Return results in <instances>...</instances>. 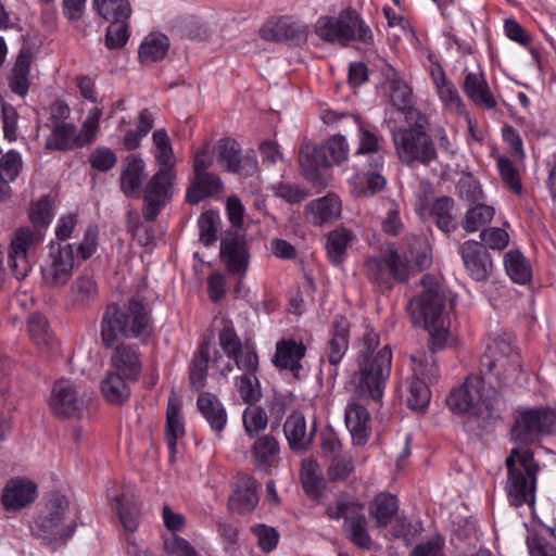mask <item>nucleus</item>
<instances>
[{"mask_svg":"<svg viewBox=\"0 0 556 556\" xmlns=\"http://www.w3.org/2000/svg\"><path fill=\"white\" fill-rule=\"evenodd\" d=\"M464 267L475 281H485L493 273V261L486 247L479 241L467 240L459 249Z\"/></svg>","mask_w":556,"mask_h":556,"instance_id":"nucleus-20","label":"nucleus"},{"mask_svg":"<svg viewBox=\"0 0 556 556\" xmlns=\"http://www.w3.org/2000/svg\"><path fill=\"white\" fill-rule=\"evenodd\" d=\"M453 208L454 201L448 197L438 198L430 208V216L444 232H450L453 227Z\"/></svg>","mask_w":556,"mask_h":556,"instance_id":"nucleus-56","label":"nucleus"},{"mask_svg":"<svg viewBox=\"0 0 556 556\" xmlns=\"http://www.w3.org/2000/svg\"><path fill=\"white\" fill-rule=\"evenodd\" d=\"M21 168V155L15 151H9L0 160V182L9 186L8 184L14 181L18 176Z\"/></svg>","mask_w":556,"mask_h":556,"instance_id":"nucleus-62","label":"nucleus"},{"mask_svg":"<svg viewBox=\"0 0 556 556\" xmlns=\"http://www.w3.org/2000/svg\"><path fill=\"white\" fill-rule=\"evenodd\" d=\"M220 258L232 275H243L249 264L244 239L236 232H228L220 242Z\"/></svg>","mask_w":556,"mask_h":556,"instance_id":"nucleus-22","label":"nucleus"},{"mask_svg":"<svg viewBox=\"0 0 556 556\" xmlns=\"http://www.w3.org/2000/svg\"><path fill=\"white\" fill-rule=\"evenodd\" d=\"M364 504L357 500H338L326 508V515L333 520L344 519L343 531L356 546L369 549L372 541L367 530Z\"/></svg>","mask_w":556,"mask_h":556,"instance_id":"nucleus-11","label":"nucleus"},{"mask_svg":"<svg viewBox=\"0 0 556 556\" xmlns=\"http://www.w3.org/2000/svg\"><path fill=\"white\" fill-rule=\"evenodd\" d=\"M224 184L214 173L194 174L186 199L190 204H198L202 200L218 194L223 191Z\"/></svg>","mask_w":556,"mask_h":556,"instance_id":"nucleus-36","label":"nucleus"},{"mask_svg":"<svg viewBox=\"0 0 556 556\" xmlns=\"http://www.w3.org/2000/svg\"><path fill=\"white\" fill-rule=\"evenodd\" d=\"M128 382L125 376L110 369L101 381V393L109 403L122 405L130 396Z\"/></svg>","mask_w":556,"mask_h":556,"instance_id":"nucleus-39","label":"nucleus"},{"mask_svg":"<svg viewBox=\"0 0 556 556\" xmlns=\"http://www.w3.org/2000/svg\"><path fill=\"white\" fill-rule=\"evenodd\" d=\"M36 485L25 479H11L1 493V503L8 510H18L29 505L36 497Z\"/></svg>","mask_w":556,"mask_h":556,"instance_id":"nucleus-27","label":"nucleus"},{"mask_svg":"<svg viewBox=\"0 0 556 556\" xmlns=\"http://www.w3.org/2000/svg\"><path fill=\"white\" fill-rule=\"evenodd\" d=\"M105 34V46L109 49L124 47L129 38V25L126 22H110Z\"/></svg>","mask_w":556,"mask_h":556,"instance_id":"nucleus-63","label":"nucleus"},{"mask_svg":"<svg viewBox=\"0 0 556 556\" xmlns=\"http://www.w3.org/2000/svg\"><path fill=\"white\" fill-rule=\"evenodd\" d=\"M497 167L500 175L506 186L516 194H522V184L519 170L514 166L513 162L507 157H500L497 160Z\"/></svg>","mask_w":556,"mask_h":556,"instance_id":"nucleus-61","label":"nucleus"},{"mask_svg":"<svg viewBox=\"0 0 556 556\" xmlns=\"http://www.w3.org/2000/svg\"><path fill=\"white\" fill-rule=\"evenodd\" d=\"M369 401H372V399L369 396L362 397L353 390L351 400L345 407V426L351 433L353 443L356 445H365L371 434V418L367 410Z\"/></svg>","mask_w":556,"mask_h":556,"instance_id":"nucleus-16","label":"nucleus"},{"mask_svg":"<svg viewBox=\"0 0 556 556\" xmlns=\"http://www.w3.org/2000/svg\"><path fill=\"white\" fill-rule=\"evenodd\" d=\"M197 407L212 431L220 437L227 426L228 415L219 399L213 393L202 392L198 396Z\"/></svg>","mask_w":556,"mask_h":556,"instance_id":"nucleus-31","label":"nucleus"},{"mask_svg":"<svg viewBox=\"0 0 556 556\" xmlns=\"http://www.w3.org/2000/svg\"><path fill=\"white\" fill-rule=\"evenodd\" d=\"M68 501L53 493L46 503L45 510L35 521L34 532L49 544H64L75 532L76 522L67 516Z\"/></svg>","mask_w":556,"mask_h":556,"instance_id":"nucleus-10","label":"nucleus"},{"mask_svg":"<svg viewBox=\"0 0 556 556\" xmlns=\"http://www.w3.org/2000/svg\"><path fill=\"white\" fill-rule=\"evenodd\" d=\"M27 330L39 350L49 352L53 349L55 340L46 316L39 313L31 314L27 321Z\"/></svg>","mask_w":556,"mask_h":556,"instance_id":"nucleus-41","label":"nucleus"},{"mask_svg":"<svg viewBox=\"0 0 556 556\" xmlns=\"http://www.w3.org/2000/svg\"><path fill=\"white\" fill-rule=\"evenodd\" d=\"M153 333V325L143 300L131 298L123 305L112 303L101 319V339L106 348L118 340L137 339L146 343Z\"/></svg>","mask_w":556,"mask_h":556,"instance_id":"nucleus-4","label":"nucleus"},{"mask_svg":"<svg viewBox=\"0 0 556 556\" xmlns=\"http://www.w3.org/2000/svg\"><path fill=\"white\" fill-rule=\"evenodd\" d=\"M316 35L324 41L337 43L342 47L351 41L364 45L374 42L370 27L354 10H344L338 16H321L315 26Z\"/></svg>","mask_w":556,"mask_h":556,"instance_id":"nucleus-9","label":"nucleus"},{"mask_svg":"<svg viewBox=\"0 0 556 556\" xmlns=\"http://www.w3.org/2000/svg\"><path fill=\"white\" fill-rule=\"evenodd\" d=\"M504 266L514 282L526 285L531 281V266L519 251L507 252L504 257Z\"/></svg>","mask_w":556,"mask_h":556,"instance_id":"nucleus-47","label":"nucleus"},{"mask_svg":"<svg viewBox=\"0 0 556 556\" xmlns=\"http://www.w3.org/2000/svg\"><path fill=\"white\" fill-rule=\"evenodd\" d=\"M49 407L59 418H75L83 413L85 402L73 381L59 379L52 387Z\"/></svg>","mask_w":556,"mask_h":556,"instance_id":"nucleus-17","label":"nucleus"},{"mask_svg":"<svg viewBox=\"0 0 556 556\" xmlns=\"http://www.w3.org/2000/svg\"><path fill=\"white\" fill-rule=\"evenodd\" d=\"M279 441L273 434L258 437L251 446L253 463L260 470H268L279 460Z\"/></svg>","mask_w":556,"mask_h":556,"instance_id":"nucleus-34","label":"nucleus"},{"mask_svg":"<svg viewBox=\"0 0 556 556\" xmlns=\"http://www.w3.org/2000/svg\"><path fill=\"white\" fill-rule=\"evenodd\" d=\"M301 482L309 497L317 498L321 495L326 481L318 463L314 459H304L301 467Z\"/></svg>","mask_w":556,"mask_h":556,"instance_id":"nucleus-45","label":"nucleus"},{"mask_svg":"<svg viewBox=\"0 0 556 556\" xmlns=\"http://www.w3.org/2000/svg\"><path fill=\"white\" fill-rule=\"evenodd\" d=\"M258 503L257 482L254 478L243 475L238 478L236 489L228 501L231 510L239 514L252 511Z\"/></svg>","mask_w":556,"mask_h":556,"instance_id":"nucleus-32","label":"nucleus"},{"mask_svg":"<svg viewBox=\"0 0 556 556\" xmlns=\"http://www.w3.org/2000/svg\"><path fill=\"white\" fill-rule=\"evenodd\" d=\"M323 160L327 166L337 165L344 162L349 155V144L341 135H334L323 143Z\"/></svg>","mask_w":556,"mask_h":556,"instance_id":"nucleus-55","label":"nucleus"},{"mask_svg":"<svg viewBox=\"0 0 556 556\" xmlns=\"http://www.w3.org/2000/svg\"><path fill=\"white\" fill-rule=\"evenodd\" d=\"M180 410V402L174 394H172L167 403L165 428V440L172 460L175 458L178 439L185 435V424Z\"/></svg>","mask_w":556,"mask_h":556,"instance_id":"nucleus-35","label":"nucleus"},{"mask_svg":"<svg viewBox=\"0 0 556 556\" xmlns=\"http://www.w3.org/2000/svg\"><path fill=\"white\" fill-rule=\"evenodd\" d=\"M260 34L265 40L281 41L298 47L307 41L309 27L302 21L281 16L264 25Z\"/></svg>","mask_w":556,"mask_h":556,"instance_id":"nucleus-18","label":"nucleus"},{"mask_svg":"<svg viewBox=\"0 0 556 556\" xmlns=\"http://www.w3.org/2000/svg\"><path fill=\"white\" fill-rule=\"evenodd\" d=\"M101 116L102 110L98 106H94L89 110L87 117L83 122L79 135L83 139V143L86 146L91 144L96 140L100 128Z\"/></svg>","mask_w":556,"mask_h":556,"instance_id":"nucleus-64","label":"nucleus"},{"mask_svg":"<svg viewBox=\"0 0 556 556\" xmlns=\"http://www.w3.org/2000/svg\"><path fill=\"white\" fill-rule=\"evenodd\" d=\"M79 266L75 256L74 245H51L50 252L43 260L40 271L42 281L50 288H61L68 283L74 270Z\"/></svg>","mask_w":556,"mask_h":556,"instance_id":"nucleus-12","label":"nucleus"},{"mask_svg":"<svg viewBox=\"0 0 556 556\" xmlns=\"http://www.w3.org/2000/svg\"><path fill=\"white\" fill-rule=\"evenodd\" d=\"M342 202L334 193L313 200L304 207V216L314 226H323L338 219L341 215Z\"/></svg>","mask_w":556,"mask_h":556,"instance_id":"nucleus-23","label":"nucleus"},{"mask_svg":"<svg viewBox=\"0 0 556 556\" xmlns=\"http://www.w3.org/2000/svg\"><path fill=\"white\" fill-rule=\"evenodd\" d=\"M507 468L506 492L509 503L515 507L522 505L533 506L535 503V491L539 462L529 448L514 447L505 459Z\"/></svg>","mask_w":556,"mask_h":556,"instance_id":"nucleus-6","label":"nucleus"},{"mask_svg":"<svg viewBox=\"0 0 556 556\" xmlns=\"http://www.w3.org/2000/svg\"><path fill=\"white\" fill-rule=\"evenodd\" d=\"M425 291L409 300L407 309L415 325L429 331L432 350L443 349L450 337V319L445 314L446 294L440 279L424 275Z\"/></svg>","mask_w":556,"mask_h":556,"instance_id":"nucleus-3","label":"nucleus"},{"mask_svg":"<svg viewBox=\"0 0 556 556\" xmlns=\"http://www.w3.org/2000/svg\"><path fill=\"white\" fill-rule=\"evenodd\" d=\"M214 153L218 163L224 165L227 172L244 177L252 176L257 172L254 152L241 155L240 144L232 138L219 139L214 147Z\"/></svg>","mask_w":556,"mask_h":556,"instance_id":"nucleus-15","label":"nucleus"},{"mask_svg":"<svg viewBox=\"0 0 556 556\" xmlns=\"http://www.w3.org/2000/svg\"><path fill=\"white\" fill-rule=\"evenodd\" d=\"M72 306L84 308L96 302L99 295V287L94 277L90 274H81L72 282L68 291Z\"/></svg>","mask_w":556,"mask_h":556,"instance_id":"nucleus-37","label":"nucleus"},{"mask_svg":"<svg viewBox=\"0 0 556 556\" xmlns=\"http://www.w3.org/2000/svg\"><path fill=\"white\" fill-rule=\"evenodd\" d=\"M556 425V415L551 409H528L518 415L511 428V439L530 445L548 434Z\"/></svg>","mask_w":556,"mask_h":556,"instance_id":"nucleus-13","label":"nucleus"},{"mask_svg":"<svg viewBox=\"0 0 556 556\" xmlns=\"http://www.w3.org/2000/svg\"><path fill=\"white\" fill-rule=\"evenodd\" d=\"M369 515L378 528L388 527L399 510L397 498L389 493H380L370 502Z\"/></svg>","mask_w":556,"mask_h":556,"instance_id":"nucleus-40","label":"nucleus"},{"mask_svg":"<svg viewBox=\"0 0 556 556\" xmlns=\"http://www.w3.org/2000/svg\"><path fill=\"white\" fill-rule=\"evenodd\" d=\"M431 353H422L410 356L414 372L413 377L419 378L427 383L435 381L439 377V367L433 356V352L437 350L431 349Z\"/></svg>","mask_w":556,"mask_h":556,"instance_id":"nucleus-53","label":"nucleus"},{"mask_svg":"<svg viewBox=\"0 0 556 556\" xmlns=\"http://www.w3.org/2000/svg\"><path fill=\"white\" fill-rule=\"evenodd\" d=\"M33 61V55L29 52L22 51L11 70L9 76V87L12 92L24 97L27 94L29 89V71Z\"/></svg>","mask_w":556,"mask_h":556,"instance_id":"nucleus-43","label":"nucleus"},{"mask_svg":"<svg viewBox=\"0 0 556 556\" xmlns=\"http://www.w3.org/2000/svg\"><path fill=\"white\" fill-rule=\"evenodd\" d=\"M331 338L328 341L326 350V358L330 368V377L336 379L338 376V365L344 357L350 342V324L348 319L341 315H337L332 321Z\"/></svg>","mask_w":556,"mask_h":556,"instance_id":"nucleus-21","label":"nucleus"},{"mask_svg":"<svg viewBox=\"0 0 556 556\" xmlns=\"http://www.w3.org/2000/svg\"><path fill=\"white\" fill-rule=\"evenodd\" d=\"M146 176L143 160L136 154L124 159L119 176V187L127 198H137Z\"/></svg>","mask_w":556,"mask_h":556,"instance_id":"nucleus-30","label":"nucleus"},{"mask_svg":"<svg viewBox=\"0 0 556 556\" xmlns=\"http://www.w3.org/2000/svg\"><path fill=\"white\" fill-rule=\"evenodd\" d=\"M521 371L519 352L506 339L495 340L489 345L480 363V376L491 386L509 387Z\"/></svg>","mask_w":556,"mask_h":556,"instance_id":"nucleus-8","label":"nucleus"},{"mask_svg":"<svg viewBox=\"0 0 556 556\" xmlns=\"http://www.w3.org/2000/svg\"><path fill=\"white\" fill-rule=\"evenodd\" d=\"M111 369L129 381H138L142 370L139 350L129 344H118L111 357Z\"/></svg>","mask_w":556,"mask_h":556,"instance_id":"nucleus-29","label":"nucleus"},{"mask_svg":"<svg viewBox=\"0 0 556 556\" xmlns=\"http://www.w3.org/2000/svg\"><path fill=\"white\" fill-rule=\"evenodd\" d=\"M446 404L454 413H468L481 420L497 419L505 408V402L494 387L485 388L484 378L468 377L464 384L451 392Z\"/></svg>","mask_w":556,"mask_h":556,"instance_id":"nucleus-5","label":"nucleus"},{"mask_svg":"<svg viewBox=\"0 0 556 556\" xmlns=\"http://www.w3.org/2000/svg\"><path fill=\"white\" fill-rule=\"evenodd\" d=\"M433 83L437 88L438 96L443 105L458 114L464 113L465 104L455 87V85L446 77L443 68L438 66L431 73Z\"/></svg>","mask_w":556,"mask_h":556,"instance_id":"nucleus-38","label":"nucleus"},{"mask_svg":"<svg viewBox=\"0 0 556 556\" xmlns=\"http://www.w3.org/2000/svg\"><path fill=\"white\" fill-rule=\"evenodd\" d=\"M283 432L292 451H305L313 443L316 427L312 425L307 430V424L301 412H293L283 424Z\"/></svg>","mask_w":556,"mask_h":556,"instance_id":"nucleus-26","label":"nucleus"},{"mask_svg":"<svg viewBox=\"0 0 556 556\" xmlns=\"http://www.w3.org/2000/svg\"><path fill=\"white\" fill-rule=\"evenodd\" d=\"M431 393L428 383L412 377L408 381L407 405L413 410H421L428 406Z\"/></svg>","mask_w":556,"mask_h":556,"instance_id":"nucleus-58","label":"nucleus"},{"mask_svg":"<svg viewBox=\"0 0 556 556\" xmlns=\"http://www.w3.org/2000/svg\"><path fill=\"white\" fill-rule=\"evenodd\" d=\"M494 214L493 206L477 204L466 212L462 220V227L466 232H476L489 224L493 219Z\"/></svg>","mask_w":556,"mask_h":556,"instance_id":"nucleus-52","label":"nucleus"},{"mask_svg":"<svg viewBox=\"0 0 556 556\" xmlns=\"http://www.w3.org/2000/svg\"><path fill=\"white\" fill-rule=\"evenodd\" d=\"M353 239L352 231L345 228H337L329 232L326 249L332 264L338 265L343 261L345 251Z\"/></svg>","mask_w":556,"mask_h":556,"instance_id":"nucleus-49","label":"nucleus"},{"mask_svg":"<svg viewBox=\"0 0 556 556\" xmlns=\"http://www.w3.org/2000/svg\"><path fill=\"white\" fill-rule=\"evenodd\" d=\"M86 147L79 135L77 126L73 123H61L52 126L47 137L45 148L49 151H68Z\"/></svg>","mask_w":556,"mask_h":556,"instance_id":"nucleus-33","label":"nucleus"},{"mask_svg":"<svg viewBox=\"0 0 556 556\" xmlns=\"http://www.w3.org/2000/svg\"><path fill=\"white\" fill-rule=\"evenodd\" d=\"M169 48V39L161 33H151L139 47V60L142 64H151L164 59Z\"/></svg>","mask_w":556,"mask_h":556,"instance_id":"nucleus-42","label":"nucleus"},{"mask_svg":"<svg viewBox=\"0 0 556 556\" xmlns=\"http://www.w3.org/2000/svg\"><path fill=\"white\" fill-rule=\"evenodd\" d=\"M175 181L174 170L159 168L150 178L143 190L142 215L146 220L153 222L172 197Z\"/></svg>","mask_w":556,"mask_h":556,"instance_id":"nucleus-14","label":"nucleus"},{"mask_svg":"<svg viewBox=\"0 0 556 556\" xmlns=\"http://www.w3.org/2000/svg\"><path fill=\"white\" fill-rule=\"evenodd\" d=\"M431 264V248L427 239L422 236H409L403 245H389L378 256L368 257L364 263V273L377 288L389 291L394 283L407 282Z\"/></svg>","mask_w":556,"mask_h":556,"instance_id":"nucleus-1","label":"nucleus"},{"mask_svg":"<svg viewBox=\"0 0 556 556\" xmlns=\"http://www.w3.org/2000/svg\"><path fill=\"white\" fill-rule=\"evenodd\" d=\"M96 11L108 22H126L131 15L128 0H93Z\"/></svg>","mask_w":556,"mask_h":556,"instance_id":"nucleus-48","label":"nucleus"},{"mask_svg":"<svg viewBox=\"0 0 556 556\" xmlns=\"http://www.w3.org/2000/svg\"><path fill=\"white\" fill-rule=\"evenodd\" d=\"M210 361L208 343L204 342L199 346L190 367V383L195 390L205 386Z\"/></svg>","mask_w":556,"mask_h":556,"instance_id":"nucleus-50","label":"nucleus"},{"mask_svg":"<svg viewBox=\"0 0 556 556\" xmlns=\"http://www.w3.org/2000/svg\"><path fill=\"white\" fill-rule=\"evenodd\" d=\"M236 387L245 404L252 405L262 397V389L255 374H243L236 378Z\"/></svg>","mask_w":556,"mask_h":556,"instance_id":"nucleus-59","label":"nucleus"},{"mask_svg":"<svg viewBox=\"0 0 556 556\" xmlns=\"http://www.w3.org/2000/svg\"><path fill=\"white\" fill-rule=\"evenodd\" d=\"M387 93L392 105L404 115L405 122L425 115L415 108L413 90L402 78H390L387 83Z\"/></svg>","mask_w":556,"mask_h":556,"instance_id":"nucleus-24","label":"nucleus"},{"mask_svg":"<svg viewBox=\"0 0 556 556\" xmlns=\"http://www.w3.org/2000/svg\"><path fill=\"white\" fill-rule=\"evenodd\" d=\"M324 148L321 146H315L309 141H304L299 151V162L304 173V176L308 180H315L317 178V169L320 166H327L323 157Z\"/></svg>","mask_w":556,"mask_h":556,"instance_id":"nucleus-46","label":"nucleus"},{"mask_svg":"<svg viewBox=\"0 0 556 556\" xmlns=\"http://www.w3.org/2000/svg\"><path fill=\"white\" fill-rule=\"evenodd\" d=\"M242 422L245 433L250 438H254L267 427L268 417L261 406L252 404L243 410Z\"/></svg>","mask_w":556,"mask_h":556,"instance_id":"nucleus-57","label":"nucleus"},{"mask_svg":"<svg viewBox=\"0 0 556 556\" xmlns=\"http://www.w3.org/2000/svg\"><path fill=\"white\" fill-rule=\"evenodd\" d=\"M125 531L132 538L139 526V507L132 496L122 494L112 501Z\"/></svg>","mask_w":556,"mask_h":556,"instance_id":"nucleus-44","label":"nucleus"},{"mask_svg":"<svg viewBox=\"0 0 556 556\" xmlns=\"http://www.w3.org/2000/svg\"><path fill=\"white\" fill-rule=\"evenodd\" d=\"M306 346L301 341L282 339L276 343L273 363L279 369L289 370L299 378L302 369L301 361L305 356Z\"/></svg>","mask_w":556,"mask_h":556,"instance_id":"nucleus-25","label":"nucleus"},{"mask_svg":"<svg viewBox=\"0 0 556 556\" xmlns=\"http://www.w3.org/2000/svg\"><path fill=\"white\" fill-rule=\"evenodd\" d=\"M357 370L351 386L362 397L369 396L380 402L387 380L391 374L392 350L389 344H380V337L374 329H366L357 352Z\"/></svg>","mask_w":556,"mask_h":556,"instance_id":"nucleus-2","label":"nucleus"},{"mask_svg":"<svg viewBox=\"0 0 556 556\" xmlns=\"http://www.w3.org/2000/svg\"><path fill=\"white\" fill-rule=\"evenodd\" d=\"M463 89L467 98L478 106L492 110L497 104L484 74L480 68L475 72L465 73Z\"/></svg>","mask_w":556,"mask_h":556,"instance_id":"nucleus-28","label":"nucleus"},{"mask_svg":"<svg viewBox=\"0 0 556 556\" xmlns=\"http://www.w3.org/2000/svg\"><path fill=\"white\" fill-rule=\"evenodd\" d=\"M40 239V235L29 228H20L14 232L8 257L10 269L16 279H24L30 271L28 251Z\"/></svg>","mask_w":556,"mask_h":556,"instance_id":"nucleus-19","label":"nucleus"},{"mask_svg":"<svg viewBox=\"0 0 556 556\" xmlns=\"http://www.w3.org/2000/svg\"><path fill=\"white\" fill-rule=\"evenodd\" d=\"M350 185L355 197H368L382 190L386 179L377 173H363L355 175Z\"/></svg>","mask_w":556,"mask_h":556,"instance_id":"nucleus-51","label":"nucleus"},{"mask_svg":"<svg viewBox=\"0 0 556 556\" xmlns=\"http://www.w3.org/2000/svg\"><path fill=\"white\" fill-rule=\"evenodd\" d=\"M155 147L154 156L160 168L173 170L175 166V156L173 148L165 129H156L152 135Z\"/></svg>","mask_w":556,"mask_h":556,"instance_id":"nucleus-54","label":"nucleus"},{"mask_svg":"<svg viewBox=\"0 0 556 556\" xmlns=\"http://www.w3.org/2000/svg\"><path fill=\"white\" fill-rule=\"evenodd\" d=\"M218 343L229 358L235 357L244 346L230 321L225 323L219 331Z\"/></svg>","mask_w":556,"mask_h":556,"instance_id":"nucleus-60","label":"nucleus"},{"mask_svg":"<svg viewBox=\"0 0 556 556\" xmlns=\"http://www.w3.org/2000/svg\"><path fill=\"white\" fill-rule=\"evenodd\" d=\"M392 132L396 155L408 166L414 164L429 165L435 161L438 153L431 136L428 134L429 119L426 115L406 122Z\"/></svg>","mask_w":556,"mask_h":556,"instance_id":"nucleus-7","label":"nucleus"}]
</instances>
